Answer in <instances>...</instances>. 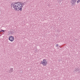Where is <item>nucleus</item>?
<instances>
[{"mask_svg":"<svg viewBox=\"0 0 80 80\" xmlns=\"http://www.w3.org/2000/svg\"><path fill=\"white\" fill-rule=\"evenodd\" d=\"M24 6L23 2H16L12 6L13 8L16 11H22V8Z\"/></svg>","mask_w":80,"mask_h":80,"instance_id":"f257e3e1","label":"nucleus"},{"mask_svg":"<svg viewBox=\"0 0 80 80\" xmlns=\"http://www.w3.org/2000/svg\"><path fill=\"white\" fill-rule=\"evenodd\" d=\"M41 63L42 64L43 66H47V64H48V62H47V59H44L41 62Z\"/></svg>","mask_w":80,"mask_h":80,"instance_id":"f03ea898","label":"nucleus"},{"mask_svg":"<svg viewBox=\"0 0 80 80\" xmlns=\"http://www.w3.org/2000/svg\"><path fill=\"white\" fill-rule=\"evenodd\" d=\"M9 40H10V42H13L14 41V37L12 36H11L9 37Z\"/></svg>","mask_w":80,"mask_h":80,"instance_id":"7ed1b4c3","label":"nucleus"},{"mask_svg":"<svg viewBox=\"0 0 80 80\" xmlns=\"http://www.w3.org/2000/svg\"><path fill=\"white\" fill-rule=\"evenodd\" d=\"M76 2H77V0H71V3L72 5H73L74 3H75Z\"/></svg>","mask_w":80,"mask_h":80,"instance_id":"20e7f679","label":"nucleus"},{"mask_svg":"<svg viewBox=\"0 0 80 80\" xmlns=\"http://www.w3.org/2000/svg\"><path fill=\"white\" fill-rule=\"evenodd\" d=\"M12 72H13V68H11L10 70L9 73H12Z\"/></svg>","mask_w":80,"mask_h":80,"instance_id":"39448f33","label":"nucleus"},{"mask_svg":"<svg viewBox=\"0 0 80 80\" xmlns=\"http://www.w3.org/2000/svg\"><path fill=\"white\" fill-rule=\"evenodd\" d=\"M79 2H80V0H78L77 1V3H78Z\"/></svg>","mask_w":80,"mask_h":80,"instance_id":"423d86ee","label":"nucleus"},{"mask_svg":"<svg viewBox=\"0 0 80 80\" xmlns=\"http://www.w3.org/2000/svg\"><path fill=\"white\" fill-rule=\"evenodd\" d=\"M56 47H58V44H56Z\"/></svg>","mask_w":80,"mask_h":80,"instance_id":"0eeeda50","label":"nucleus"},{"mask_svg":"<svg viewBox=\"0 0 80 80\" xmlns=\"http://www.w3.org/2000/svg\"><path fill=\"white\" fill-rule=\"evenodd\" d=\"M2 32H5V30H2Z\"/></svg>","mask_w":80,"mask_h":80,"instance_id":"6e6552de","label":"nucleus"},{"mask_svg":"<svg viewBox=\"0 0 80 80\" xmlns=\"http://www.w3.org/2000/svg\"><path fill=\"white\" fill-rule=\"evenodd\" d=\"M2 32V30L1 31H1H0V32Z\"/></svg>","mask_w":80,"mask_h":80,"instance_id":"1a4fd4ad","label":"nucleus"}]
</instances>
